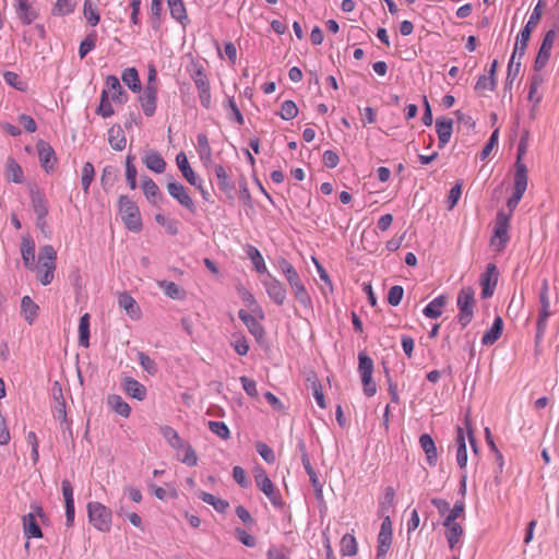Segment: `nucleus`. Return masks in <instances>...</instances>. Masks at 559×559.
Returning a JSON list of instances; mask_svg holds the SVG:
<instances>
[{"label": "nucleus", "instance_id": "f257e3e1", "mask_svg": "<svg viewBox=\"0 0 559 559\" xmlns=\"http://www.w3.org/2000/svg\"><path fill=\"white\" fill-rule=\"evenodd\" d=\"M57 252L52 246L46 245L39 249L37 278L44 285H49L53 280Z\"/></svg>", "mask_w": 559, "mask_h": 559}, {"label": "nucleus", "instance_id": "f03ea898", "mask_svg": "<svg viewBox=\"0 0 559 559\" xmlns=\"http://www.w3.org/2000/svg\"><path fill=\"white\" fill-rule=\"evenodd\" d=\"M539 300V313L536 322V334L535 342L539 344L547 330L548 319L552 314L550 310V300H549V286L547 280H544L542 283V287L538 294Z\"/></svg>", "mask_w": 559, "mask_h": 559}, {"label": "nucleus", "instance_id": "7ed1b4c3", "mask_svg": "<svg viewBox=\"0 0 559 559\" xmlns=\"http://www.w3.org/2000/svg\"><path fill=\"white\" fill-rule=\"evenodd\" d=\"M119 214L130 231L139 233L142 229V218L139 206L127 195H121L118 201Z\"/></svg>", "mask_w": 559, "mask_h": 559}, {"label": "nucleus", "instance_id": "20e7f679", "mask_svg": "<svg viewBox=\"0 0 559 559\" xmlns=\"http://www.w3.org/2000/svg\"><path fill=\"white\" fill-rule=\"evenodd\" d=\"M457 322L462 328L467 326L474 318L475 292L471 286L463 287L457 295Z\"/></svg>", "mask_w": 559, "mask_h": 559}, {"label": "nucleus", "instance_id": "39448f33", "mask_svg": "<svg viewBox=\"0 0 559 559\" xmlns=\"http://www.w3.org/2000/svg\"><path fill=\"white\" fill-rule=\"evenodd\" d=\"M87 516L90 523L99 532H109L111 528L112 513L109 508L97 501L87 503Z\"/></svg>", "mask_w": 559, "mask_h": 559}, {"label": "nucleus", "instance_id": "423d86ee", "mask_svg": "<svg viewBox=\"0 0 559 559\" xmlns=\"http://www.w3.org/2000/svg\"><path fill=\"white\" fill-rule=\"evenodd\" d=\"M373 360L364 352L358 354V373L361 380L362 390L366 396L371 397L377 393V385L372 379Z\"/></svg>", "mask_w": 559, "mask_h": 559}, {"label": "nucleus", "instance_id": "0eeeda50", "mask_svg": "<svg viewBox=\"0 0 559 559\" xmlns=\"http://www.w3.org/2000/svg\"><path fill=\"white\" fill-rule=\"evenodd\" d=\"M254 481L257 487L269 498L275 508L283 507V500L280 491L274 487L272 480L263 468H257L254 472Z\"/></svg>", "mask_w": 559, "mask_h": 559}, {"label": "nucleus", "instance_id": "6e6552de", "mask_svg": "<svg viewBox=\"0 0 559 559\" xmlns=\"http://www.w3.org/2000/svg\"><path fill=\"white\" fill-rule=\"evenodd\" d=\"M527 188V168L525 165H520L519 170L514 173V183L512 195L507 201V206L510 212L520 203Z\"/></svg>", "mask_w": 559, "mask_h": 559}, {"label": "nucleus", "instance_id": "1a4fd4ad", "mask_svg": "<svg viewBox=\"0 0 559 559\" xmlns=\"http://www.w3.org/2000/svg\"><path fill=\"white\" fill-rule=\"evenodd\" d=\"M509 219L510 216L504 212L500 211L497 213L491 245L499 251L504 249L509 241Z\"/></svg>", "mask_w": 559, "mask_h": 559}, {"label": "nucleus", "instance_id": "9d476101", "mask_svg": "<svg viewBox=\"0 0 559 559\" xmlns=\"http://www.w3.org/2000/svg\"><path fill=\"white\" fill-rule=\"evenodd\" d=\"M32 509L33 512H29L23 516V532L27 539L43 537V532L36 521V516L44 518V510L40 506L37 504H33Z\"/></svg>", "mask_w": 559, "mask_h": 559}, {"label": "nucleus", "instance_id": "9b49d317", "mask_svg": "<svg viewBox=\"0 0 559 559\" xmlns=\"http://www.w3.org/2000/svg\"><path fill=\"white\" fill-rule=\"evenodd\" d=\"M265 292L270 299L277 306H282L287 297V289L285 285L280 282L272 274L267 273L265 278L262 281Z\"/></svg>", "mask_w": 559, "mask_h": 559}, {"label": "nucleus", "instance_id": "f8f14e48", "mask_svg": "<svg viewBox=\"0 0 559 559\" xmlns=\"http://www.w3.org/2000/svg\"><path fill=\"white\" fill-rule=\"evenodd\" d=\"M556 36H557V33L555 29H549L544 35L542 45L539 47L538 53H537L535 62H534L535 72H539L547 64V62L550 58V53H551V49L554 47Z\"/></svg>", "mask_w": 559, "mask_h": 559}, {"label": "nucleus", "instance_id": "ddd939ff", "mask_svg": "<svg viewBox=\"0 0 559 559\" xmlns=\"http://www.w3.org/2000/svg\"><path fill=\"white\" fill-rule=\"evenodd\" d=\"M14 9L24 25H31L39 16V10L34 0H14Z\"/></svg>", "mask_w": 559, "mask_h": 559}, {"label": "nucleus", "instance_id": "4468645a", "mask_svg": "<svg viewBox=\"0 0 559 559\" xmlns=\"http://www.w3.org/2000/svg\"><path fill=\"white\" fill-rule=\"evenodd\" d=\"M167 191L170 197L174 198L181 206L187 209L192 214L195 213V204L182 183L177 181L168 182Z\"/></svg>", "mask_w": 559, "mask_h": 559}, {"label": "nucleus", "instance_id": "2eb2a0df", "mask_svg": "<svg viewBox=\"0 0 559 559\" xmlns=\"http://www.w3.org/2000/svg\"><path fill=\"white\" fill-rule=\"evenodd\" d=\"M498 270L493 263H488L486 271L480 276L481 298H490L498 283Z\"/></svg>", "mask_w": 559, "mask_h": 559}, {"label": "nucleus", "instance_id": "dca6fc26", "mask_svg": "<svg viewBox=\"0 0 559 559\" xmlns=\"http://www.w3.org/2000/svg\"><path fill=\"white\" fill-rule=\"evenodd\" d=\"M102 92L108 93L109 98L116 104H124L128 100V94L122 88L119 79L116 75H107L105 88Z\"/></svg>", "mask_w": 559, "mask_h": 559}, {"label": "nucleus", "instance_id": "f3484780", "mask_svg": "<svg viewBox=\"0 0 559 559\" xmlns=\"http://www.w3.org/2000/svg\"><path fill=\"white\" fill-rule=\"evenodd\" d=\"M139 102L143 114L146 117H152L155 114L157 106V87L141 88Z\"/></svg>", "mask_w": 559, "mask_h": 559}, {"label": "nucleus", "instance_id": "a211bd4d", "mask_svg": "<svg viewBox=\"0 0 559 559\" xmlns=\"http://www.w3.org/2000/svg\"><path fill=\"white\" fill-rule=\"evenodd\" d=\"M37 152L40 166L47 171L50 173L53 170L55 165L57 163V157L53 148L50 144L45 141H39L37 143Z\"/></svg>", "mask_w": 559, "mask_h": 559}, {"label": "nucleus", "instance_id": "6ab92c4d", "mask_svg": "<svg viewBox=\"0 0 559 559\" xmlns=\"http://www.w3.org/2000/svg\"><path fill=\"white\" fill-rule=\"evenodd\" d=\"M238 318L243 322L248 331L258 342L263 340L265 331L263 325L258 321L255 317L241 309L238 311Z\"/></svg>", "mask_w": 559, "mask_h": 559}, {"label": "nucleus", "instance_id": "aec40b11", "mask_svg": "<svg viewBox=\"0 0 559 559\" xmlns=\"http://www.w3.org/2000/svg\"><path fill=\"white\" fill-rule=\"evenodd\" d=\"M176 163L181 171L183 178L191 185L197 188H201V179L195 175L193 169L191 168L187 155L183 152H180L176 156Z\"/></svg>", "mask_w": 559, "mask_h": 559}, {"label": "nucleus", "instance_id": "412c9836", "mask_svg": "<svg viewBox=\"0 0 559 559\" xmlns=\"http://www.w3.org/2000/svg\"><path fill=\"white\" fill-rule=\"evenodd\" d=\"M453 120L450 118H438L436 120V132L438 134V146L443 148L451 139Z\"/></svg>", "mask_w": 559, "mask_h": 559}, {"label": "nucleus", "instance_id": "4be33fe9", "mask_svg": "<svg viewBox=\"0 0 559 559\" xmlns=\"http://www.w3.org/2000/svg\"><path fill=\"white\" fill-rule=\"evenodd\" d=\"M419 444L426 454L428 465L431 467L436 466L438 461V451L432 437L428 433H423L419 437Z\"/></svg>", "mask_w": 559, "mask_h": 559}, {"label": "nucleus", "instance_id": "5701e85b", "mask_svg": "<svg viewBox=\"0 0 559 559\" xmlns=\"http://www.w3.org/2000/svg\"><path fill=\"white\" fill-rule=\"evenodd\" d=\"M456 463L461 469H464L467 464V450H466V433L464 428L457 427L456 429Z\"/></svg>", "mask_w": 559, "mask_h": 559}, {"label": "nucleus", "instance_id": "b1692460", "mask_svg": "<svg viewBox=\"0 0 559 559\" xmlns=\"http://www.w3.org/2000/svg\"><path fill=\"white\" fill-rule=\"evenodd\" d=\"M544 7H545L544 0H538V2L534 7V9L528 17V21L526 22V24L520 32V34H519L520 36H522L523 38L530 39L533 29L538 24L542 15H543Z\"/></svg>", "mask_w": 559, "mask_h": 559}, {"label": "nucleus", "instance_id": "393cba45", "mask_svg": "<svg viewBox=\"0 0 559 559\" xmlns=\"http://www.w3.org/2000/svg\"><path fill=\"white\" fill-rule=\"evenodd\" d=\"M142 190H143V193H144L146 200L152 205L156 206L159 204V202L163 198V194H162L158 186L155 183V181L153 179L145 176L142 180Z\"/></svg>", "mask_w": 559, "mask_h": 559}, {"label": "nucleus", "instance_id": "a878e982", "mask_svg": "<svg viewBox=\"0 0 559 559\" xmlns=\"http://www.w3.org/2000/svg\"><path fill=\"white\" fill-rule=\"evenodd\" d=\"M122 386L126 394L132 399L143 401L146 397V388L133 378H126Z\"/></svg>", "mask_w": 559, "mask_h": 559}, {"label": "nucleus", "instance_id": "bb28decb", "mask_svg": "<svg viewBox=\"0 0 559 559\" xmlns=\"http://www.w3.org/2000/svg\"><path fill=\"white\" fill-rule=\"evenodd\" d=\"M445 527V538L451 550L461 548V540L464 534L463 527L460 523H451L450 526Z\"/></svg>", "mask_w": 559, "mask_h": 559}, {"label": "nucleus", "instance_id": "cd10ccee", "mask_svg": "<svg viewBox=\"0 0 559 559\" xmlns=\"http://www.w3.org/2000/svg\"><path fill=\"white\" fill-rule=\"evenodd\" d=\"M31 201L36 216H39V218L46 217L48 214V205L44 193L39 189H31Z\"/></svg>", "mask_w": 559, "mask_h": 559}, {"label": "nucleus", "instance_id": "c85d7f7f", "mask_svg": "<svg viewBox=\"0 0 559 559\" xmlns=\"http://www.w3.org/2000/svg\"><path fill=\"white\" fill-rule=\"evenodd\" d=\"M502 330L503 321L501 317H496L490 329L484 333L481 337V344L485 346H489L496 343L498 338L501 336Z\"/></svg>", "mask_w": 559, "mask_h": 559}, {"label": "nucleus", "instance_id": "c756f323", "mask_svg": "<svg viewBox=\"0 0 559 559\" xmlns=\"http://www.w3.org/2000/svg\"><path fill=\"white\" fill-rule=\"evenodd\" d=\"M159 431L167 443L178 452L181 450L185 443H187V441L179 436L177 430L170 426H162Z\"/></svg>", "mask_w": 559, "mask_h": 559}, {"label": "nucleus", "instance_id": "7c9ffc66", "mask_svg": "<svg viewBox=\"0 0 559 559\" xmlns=\"http://www.w3.org/2000/svg\"><path fill=\"white\" fill-rule=\"evenodd\" d=\"M170 16L181 25L188 22L187 10L183 0H167Z\"/></svg>", "mask_w": 559, "mask_h": 559}, {"label": "nucleus", "instance_id": "2f4dec72", "mask_svg": "<svg viewBox=\"0 0 559 559\" xmlns=\"http://www.w3.org/2000/svg\"><path fill=\"white\" fill-rule=\"evenodd\" d=\"M144 165L156 174H162L166 169V162L158 152H148L143 158Z\"/></svg>", "mask_w": 559, "mask_h": 559}, {"label": "nucleus", "instance_id": "473e14b6", "mask_svg": "<svg viewBox=\"0 0 559 559\" xmlns=\"http://www.w3.org/2000/svg\"><path fill=\"white\" fill-rule=\"evenodd\" d=\"M289 286L295 295V298L302 307L310 308L312 306L311 296L309 295L301 278L298 281H295Z\"/></svg>", "mask_w": 559, "mask_h": 559}, {"label": "nucleus", "instance_id": "72a5a7b5", "mask_svg": "<svg viewBox=\"0 0 559 559\" xmlns=\"http://www.w3.org/2000/svg\"><path fill=\"white\" fill-rule=\"evenodd\" d=\"M445 302V296H437L423 309L424 316L429 319L439 318L442 314V308L444 307Z\"/></svg>", "mask_w": 559, "mask_h": 559}, {"label": "nucleus", "instance_id": "f704fd0d", "mask_svg": "<svg viewBox=\"0 0 559 559\" xmlns=\"http://www.w3.org/2000/svg\"><path fill=\"white\" fill-rule=\"evenodd\" d=\"M543 83L544 76L538 72L534 73L530 79L528 100L535 105L539 104L543 98V94L538 91Z\"/></svg>", "mask_w": 559, "mask_h": 559}, {"label": "nucleus", "instance_id": "c9c22d12", "mask_svg": "<svg viewBox=\"0 0 559 559\" xmlns=\"http://www.w3.org/2000/svg\"><path fill=\"white\" fill-rule=\"evenodd\" d=\"M108 142L115 151H122L126 147V136L120 126H112L108 130Z\"/></svg>", "mask_w": 559, "mask_h": 559}, {"label": "nucleus", "instance_id": "e433bc0d", "mask_svg": "<svg viewBox=\"0 0 559 559\" xmlns=\"http://www.w3.org/2000/svg\"><path fill=\"white\" fill-rule=\"evenodd\" d=\"M121 80L123 83L134 93L141 92V82L139 78L138 70L133 67L127 68L123 70L121 74Z\"/></svg>", "mask_w": 559, "mask_h": 559}, {"label": "nucleus", "instance_id": "4c0bfd02", "mask_svg": "<svg viewBox=\"0 0 559 559\" xmlns=\"http://www.w3.org/2000/svg\"><path fill=\"white\" fill-rule=\"evenodd\" d=\"M5 177L9 181L22 183L24 181V174L22 167L12 157H9L5 164Z\"/></svg>", "mask_w": 559, "mask_h": 559}, {"label": "nucleus", "instance_id": "58836bf2", "mask_svg": "<svg viewBox=\"0 0 559 559\" xmlns=\"http://www.w3.org/2000/svg\"><path fill=\"white\" fill-rule=\"evenodd\" d=\"M213 173L215 174L218 181V187L223 192L229 193L230 191L234 190L235 186L233 181L229 179L227 171L223 165H214Z\"/></svg>", "mask_w": 559, "mask_h": 559}, {"label": "nucleus", "instance_id": "ea45409f", "mask_svg": "<svg viewBox=\"0 0 559 559\" xmlns=\"http://www.w3.org/2000/svg\"><path fill=\"white\" fill-rule=\"evenodd\" d=\"M163 2L164 0H151L150 23L151 27L155 32H158L160 29Z\"/></svg>", "mask_w": 559, "mask_h": 559}, {"label": "nucleus", "instance_id": "a19ab883", "mask_svg": "<svg viewBox=\"0 0 559 559\" xmlns=\"http://www.w3.org/2000/svg\"><path fill=\"white\" fill-rule=\"evenodd\" d=\"M530 39L523 38L522 36L518 35L513 52L511 55V58L509 60L508 64V76L511 78L512 75V66H514V60L519 58V60L525 55V50L527 47V43Z\"/></svg>", "mask_w": 559, "mask_h": 559}, {"label": "nucleus", "instance_id": "79ce46f5", "mask_svg": "<svg viewBox=\"0 0 559 559\" xmlns=\"http://www.w3.org/2000/svg\"><path fill=\"white\" fill-rule=\"evenodd\" d=\"M276 267L285 275L287 283L290 285L295 281L300 280V275L293 266V264L285 258H280L276 262Z\"/></svg>", "mask_w": 559, "mask_h": 559}, {"label": "nucleus", "instance_id": "37998d69", "mask_svg": "<svg viewBox=\"0 0 559 559\" xmlns=\"http://www.w3.org/2000/svg\"><path fill=\"white\" fill-rule=\"evenodd\" d=\"M91 316L88 313H84L80 318L79 323V344L82 347L87 348L90 346V324H91Z\"/></svg>", "mask_w": 559, "mask_h": 559}, {"label": "nucleus", "instance_id": "c03bdc74", "mask_svg": "<svg viewBox=\"0 0 559 559\" xmlns=\"http://www.w3.org/2000/svg\"><path fill=\"white\" fill-rule=\"evenodd\" d=\"M246 253L248 258L251 260V262L254 265V269L258 273L264 274L267 272L266 264L264 262V259L261 254V252L258 250V248L253 246H248L246 249Z\"/></svg>", "mask_w": 559, "mask_h": 559}, {"label": "nucleus", "instance_id": "a18cd8bd", "mask_svg": "<svg viewBox=\"0 0 559 559\" xmlns=\"http://www.w3.org/2000/svg\"><path fill=\"white\" fill-rule=\"evenodd\" d=\"M108 404L120 416L126 418L130 416L131 407L127 402L123 401V399L120 395H110L108 397Z\"/></svg>", "mask_w": 559, "mask_h": 559}, {"label": "nucleus", "instance_id": "49530a36", "mask_svg": "<svg viewBox=\"0 0 559 559\" xmlns=\"http://www.w3.org/2000/svg\"><path fill=\"white\" fill-rule=\"evenodd\" d=\"M112 100L109 98L108 93L102 92L99 105L96 108V114L103 118H109L115 115V110L112 107Z\"/></svg>", "mask_w": 559, "mask_h": 559}, {"label": "nucleus", "instance_id": "de8ad7c7", "mask_svg": "<svg viewBox=\"0 0 559 559\" xmlns=\"http://www.w3.org/2000/svg\"><path fill=\"white\" fill-rule=\"evenodd\" d=\"M200 498L203 502L212 506L219 513H224L229 507V503L226 500L217 498L214 495L205 491L200 493Z\"/></svg>", "mask_w": 559, "mask_h": 559}, {"label": "nucleus", "instance_id": "09e8293b", "mask_svg": "<svg viewBox=\"0 0 559 559\" xmlns=\"http://www.w3.org/2000/svg\"><path fill=\"white\" fill-rule=\"evenodd\" d=\"M21 308L24 313V318L28 323H33L37 316L38 306L33 301L29 296H24L21 301Z\"/></svg>", "mask_w": 559, "mask_h": 559}, {"label": "nucleus", "instance_id": "8fccbe9b", "mask_svg": "<svg viewBox=\"0 0 559 559\" xmlns=\"http://www.w3.org/2000/svg\"><path fill=\"white\" fill-rule=\"evenodd\" d=\"M223 107L227 110H230V114L228 115V119L230 121H234L239 126L245 123L243 116L239 110L234 97H227L226 102L223 104Z\"/></svg>", "mask_w": 559, "mask_h": 559}, {"label": "nucleus", "instance_id": "3c124183", "mask_svg": "<svg viewBox=\"0 0 559 559\" xmlns=\"http://www.w3.org/2000/svg\"><path fill=\"white\" fill-rule=\"evenodd\" d=\"M178 460L188 466H195L198 464L197 453L188 442L178 452Z\"/></svg>", "mask_w": 559, "mask_h": 559}, {"label": "nucleus", "instance_id": "603ef678", "mask_svg": "<svg viewBox=\"0 0 559 559\" xmlns=\"http://www.w3.org/2000/svg\"><path fill=\"white\" fill-rule=\"evenodd\" d=\"M83 14L88 24L92 26H96L99 23L100 16L93 0L84 1Z\"/></svg>", "mask_w": 559, "mask_h": 559}, {"label": "nucleus", "instance_id": "864d4df0", "mask_svg": "<svg viewBox=\"0 0 559 559\" xmlns=\"http://www.w3.org/2000/svg\"><path fill=\"white\" fill-rule=\"evenodd\" d=\"M356 538L350 534H345L341 539V554L343 556H355L357 554Z\"/></svg>", "mask_w": 559, "mask_h": 559}, {"label": "nucleus", "instance_id": "5fc2aeb1", "mask_svg": "<svg viewBox=\"0 0 559 559\" xmlns=\"http://www.w3.org/2000/svg\"><path fill=\"white\" fill-rule=\"evenodd\" d=\"M24 265L32 269L35 260V245L33 241L24 240L21 248Z\"/></svg>", "mask_w": 559, "mask_h": 559}, {"label": "nucleus", "instance_id": "6e6d98bb", "mask_svg": "<svg viewBox=\"0 0 559 559\" xmlns=\"http://www.w3.org/2000/svg\"><path fill=\"white\" fill-rule=\"evenodd\" d=\"M94 176H95V168H94L93 164L90 162L84 163V165L82 167L81 183H82V189L84 190V192L86 194L90 192V187L94 180Z\"/></svg>", "mask_w": 559, "mask_h": 559}, {"label": "nucleus", "instance_id": "4d7b16f0", "mask_svg": "<svg viewBox=\"0 0 559 559\" xmlns=\"http://www.w3.org/2000/svg\"><path fill=\"white\" fill-rule=\"evenodd\" d=\"M97 34L95 31L91 32L80 44L79 56L81 59L91 52L96 47Z\"/></svg>", "mask_w": 559, "mask_h": 559}, {"label": "nucleus", "instance_id": "13d9d810", "mask_svg": "<svg viewBox=\"0 0 559 559\" xmlns=\"http://www.w3.org/2000/svg\"><path fill=\"white\" fill-rule=\"evenodd\" d=\"M133 160H134L133 156H131V155L127 156L126 179H127V182H128L130 189H132V190L136 189V187H138V183H136L138 171H136V167L133 164Z\"/></svg>", "mask_w": 559, "mask_h": 559}, {"label": "nucleus", "instance_id": "bf43d9fd", "mask_svg": "<svg viewBox=\"0 0 559 559\" xmlns=\"http://www.w3.org/2000/svg\"><path fill=\"white\" fill-rule=\"evenodd\" d=\"M465 502L463 499L457 500L453 508L448 511V515L443 521V526H450L451 523H456L455 520L464 513Z\"/></svg>", "mask_w": 559, "mask_h": 559}, {"label": "nucleus", "instance_id": "052dcab7", "mask_svg": "<svg viewBox=\"0 0 559 559\" xmlns=\"http://www.w3.org/2000/svg\"><path fill=\"white\" fill-rule=\"evenodd\" d=\"M75 4V0H57L52 14L58 16L68 15L74 11Z\"/></svg>", "mask_w": 559, "mask_h": 559}, {"label": "nucleus", "instance_id": "680f3d73", "mask_svg": "<svg viewBox=\"0 0 559 559\" xmlns=\"http://www.w3.org/2000/svg\"><path fill=\"white\" fill-rule=\"evenodd\" d=\"M207 425L211 432L223 440H227L230 437V430L224 421L210 420Z\"/></svg>", "mask_w": 559, "mask_h": 559}, {"label": "nucleus", "instance_id": "e2e57ef3", "mask_svg": "<svg viewBox=\"0 0 559 559\" xmlns=\"http://www.w3.org/2000/svg\"><path fill=\"white\" fill-rule=\"evenodd\" d=\"M302 465L309 476V479H310V483L311 485L313 486L314 490L317 491V493H321L322 492V485L320 484L319 479H318V475L317 473L313 471L310 462H309V459L307 457V455L305 454L304 457H302Z\"/></svg>", "mask_w": 559, "mask_h": 559}, {"label": "nucleus", "instance_id": "0e129e2a", "mask_svg": "<svg viewBox=\"0 0 559 559\" xmlns=\"http://www.w3.org/2000/svg\"><path fill=\"white\" fill-rule=\"evenodd\" d=\"M197 90L204 88L210 86L209 79L204 73V69L202 67H197L190 74Z\"/></svg>", "mask_w": 559, "mask_h": 559}, {"label": "nucleus", "instance_id": "69168bd1", "mask_svg": "<svg viewBox=\"0 0 559 559\" xmlns=\"http://www.w3.org/2000/svg\"><path fill=\"white\" fill-rule=\"evenodd\" d=\"M138 362L148 374L154 376L157 372L156 362L144 352L138 353Z\"/></svg>", "mask_w": 559, "mask_h": 559}, {"label": "nucleus", "instance_id": "338daca9", "mask_svg": "<svg viewBox=\"0 0 559 559\" xmlns=\"http://www.w3.org/2000/svg\"><path fill=\"white\" fill-rule=\"evenodd\" d=\"M298 115V108L293 100H285L281 105L280 116L283 120H292Z\"/></svg>", "mask_w": 559, "mask_h": 559}, {"label": "nucleus", "instance_id": "774afa93", "mask_svg": "<svg viewBox=\"0 0 559 559\" xmlns=\"http://www.w3.org/2000/svg\"><path fill=\"white\" fill-rule=\"evenodd\" d=\"M404 296V288L400 285L392 286L388 292L389 305L396 307L401 304Z\"/></svg>", "mask_w": 559, "mask_h": 559}]
</instances>
